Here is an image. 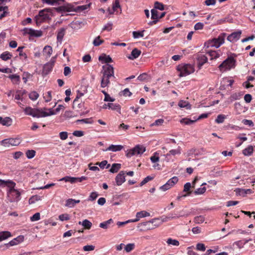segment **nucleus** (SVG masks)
Here are the masks:
<instances>
[{"instance_id": "obj_1", "label": "nucleus", "mask_w": 255, "mask_h": 255, "mask_svg": "<svg viewBox=\"0 0 255 255\" xmlns=\"http://www.w3.org/2000/svg\"><path fill=\"white\" fill-rule=\"evenodd\" d=\"M15 183L11 181L7 187V199L10 202H17L21 199V193L14 189Z\"/></svg>"}, {"instance_id": "obj_2", "label": "nucleus", "mask_w": 255, "mask_h": 255, "mask_svg": "<svg viewBox=\"0 0 255 255\" xmlns=\"http://www.w3.org/2000/svg\"><path fill=\"white\" fill-rule=\"evenodd\" d=\"M49 112H46L42 111L41 109H35L32 108L30 107H28L25 108L24 111L26 115L31 116L34 118H42L46 117L52 115H55V113H54L51 109H48Z\"/></svg>"}, {"instance_id": "obj_3", "label": "nucleus", "mask_w": 255, "mask_h": 255, "mask_svg": "<svg viewBox=\"0 0 255 255\" xmlns=\"http://www.w3.org/2000/svg\"><path fill=\"white\" fill-rule=\"evenodd\" d=\"M51 10L45 8L39 11L38 14L35 16V20L37 25L51 19Z\"/></svg>"}, {"instance_id": "obj_4", "label": "nucleus", "mask_w": 255, "mask_h": 255, "mask_svg": "<svg viewBox=\"0 0 255 255\" xmlns=\"http://www.w3.org/2000/svg\"><path fill=\"white\" fill-rule=\"evenodd\" d=\"M189 215V213H187L186 214H180L179 215H176L175 214V215H173V214H170L169 215L168 217H167L165 219L163 220H161L160 218H154L153 219H151L149 222L152 224V226L154 227V229L156 227H159L164 222H166L167 221V219L171 220V219H177L181 217H187Z\"/></svg>"}, {"instance_id": "obj_5", "label": "nucleus", "mask_w": 255, "mask_h": 255, "mask_svg": "<svg viewBox=\"0 0 255 255\" xmlns=\"http://www.w3.org/2000/svg\"><path fill=\"white\" fill-rule=\"evenodd\" d=\"M225 36L226 33H224L220 34L217 38H213L205 42V46L207 48L214 47L217 48L219 47L224 43Z\"/></svg>"}, {"instance_id": "obj_6", "label": "nucleus", "mask_w": 255, "mask_h": 255, "mask_svg": "<svg viewBox=\"0 0 255 255\" xmlns=\"http://www.w3.org/2000/svg\"><path fill=\"white\" fill-rule=\"evenodd\" d=\"M177 70L180 72L179 74L180 77L186 76L195 71L194 66L189 64L179 65L177 68Z\"/></svg>"}, {"instance_id": "obj_7", "label": "nucleus", "mask_w": 255, "mask_h": 255, "mask_svg": "<svg viewBox=\"0 0 255 255\" xmlns=\"http://www.w3.org/2000/svg\"><path fill=\"white\" fill-rule=\"evenodd\" d=\"M235 59L232 57H230L219 66V68L221 71L230 70L235 66Z\"/></svg>"}, {"instance_id": "obj_8", "label": "nucleus", "mask_w": 255, "mask_h": 255, "mask_svg": "<svg viewBox=\"0 0 255 255\" xmlns=\"http://www.w3.org/2000/svg\"><path fill=\"white\" fill-rule=\"evenodd\" d=\"M21 138L17 137L15 138H6L1 141V144L4 147H9L11 146H17L21 142Z\"/></svg>"}, {"instance_id": "obj_9", "label": "nucleus", "mask_w": 255, "mask_h": 255, "mask_svg": "<svg viewBox=\"0 0 255 255\" xmlns=\"http://www.w3.org/2000/svg\"><path fill=\"white\" fill-rule=\"evenodd\" d=\"M145 151V147L143 145H137L129 150L126 154L128 157L133 155L142 154Z\"/></svg>"}, {"instance_id": "obj_10", "label": "nucleus", "mask_w": 255, "mask_h": 255, "mask_svg": "<svg viewBox=\"0 0 255 255\" xmlns=\"http://www.w3.org/2000/svg\"><path fill=\"white\" fill-rule=\"evenodd\" d=\"M55 62V57H52L49 62L44 65L41 73L42 76H45L51 72Z\"/></svg>"}, {"instance_id": "obj_11", "label": "nucleus", "mask_w": 255, "mask_h": 255, "mask_svg": "<svg viewBox=\"0 0 255 255\" xmlns=\"http://www.w3.org/2000/svg\"><path fill=\"white\" fill-rule=\"evenodd\" d=\"M102 68L103 70L102 72L103 76L115 78L114 68L112 66L109 64H106L103 65Z\"/></svg>"}, {"instance_id": "obj_12", "label": "nucleus", "mask_w": 255, "mask_h": 255, "mask_svg": "<svg viewBox=\"0 0 255 255\" xmlns=\"http://www.w3.org/2000/svg\"><path fill=\"white\" fill-rule=\"evenodd\" d=\"M178 181V178L176 176H174L168 180L165 184L160 186L159 189L162 191H165L173 187Z\"/></svg>"}, {"instance_id": "obj_13", "label": "nucleus", "mask_w": 255, "mask_h": 255, "mask_svg": "<svg viewBox=\"0 0 255 255\" xmlns=\"http://www.w3.org/2000/svg\"><path fill=\"white\" fill-rule=\"evenodd\" d=\"M23 34H28L31 37H40L42 35V32L41 30H36L32 28H24L23 29Z\"/></svg>"}, {"instance_id": "obj_14", "label": "nucleus", "mask_w": 255, "mask_h": 255, "mask_svg": "<svg viewBox=\"0 0 255 255\" xmlns=\"http://www.w3.org/2000/svg\"><path fill=\"white\" fill-rule=\"evenodd\" d=\"M242 34V31L239 30L237 31L234 32L230 34L227 37V40L232 43L236 42L238 41L241 37Z\"/></svg>"}, {"instance_id": "obj_15", "label": "nucleus", "mask_w": 255, "mask_h": 255, "mask_svg": "<svg viewBox=\"0 0 255 255\" xmlns=\"http://www.w3.org/2000/svg\"><path fill=\"white\" fill-rule=\"evenodd\" d=\"M196 59L197 60V65L199 69H200L202 66L207 62L208 58L204 54L199 53L197 55Z\"/></svg>"}, {"instance_id": "obj_16", "label": "nucleus", "mask_w": 255, "mask_h": 255, "mask_svg": "<svg viewBox=\"0 0 255 255\" xmlns=\"http://www.w3.org/2000/svg\"><path fill=\"white\" fill-rule=\"evenodd\" d=\"M126 172L124 171H121L116 176L115 178V181L117 186L121 185L126 181Z\"/></svg>"}, {"instance_id": "obj_17", "label": "nucleus", "mask_w": 255, "mask_h": 255, "mask_svg": "<svg viewBox=\"0 0 255 255\" xmlns=\"http://www.w3.org/2000/svg\"><path fill=\"white\" fill-rule=\"evenodd\" d=\"M102 108L106 109L107 108L111 109L112 110L117 111L119 113L121 114V106L119 104H114L113 103L104 104L102 106Z\"/></svg>"}, {"instance_id": "obj_18", "label": "nucleus", "mask_w": 255, "mask_h": 255, "mask_svg": "<svg viewBox=\"0 0 255 255\" xmlns=\"http://www.w3.org/2000/svg\"><path fill=\"white\" fill-rule=\"evenodd\" d=\"M235 192L237 195L242 196L243 197L246 196L247 194H251L254 192L251 189H243V188H236Z\"/></svg>"}, {"instance_id": "obj_19", "label": "nucleus", "mask_w": 255, "mask_h": 255, "mask_svg": "<svg viewBox=\"0 0 255 255\" xmlns=\"http://www.w3.org/2000/svg\"><path fill=\"white\" fill-rule=\"evenodd\" d=\"M24 240V237L23 236H19L16 238L13 239L12 240L10 241L8 243L6 244L5 246L7 248H9L11 246H13L18 245L20 243L23 242Z\"/></svg>"}, {"instance_id": "obj_20", "label": "nucleus", "mask_w": 255, "mask_h": 255, "mask_svg": "<svg viewBox=\"0 0 255 255\" xmlns=\"http://www.w3.org/2000/svg\"><path fill=\"white\" fill-rule=\"evenodd\" d=\"M138 228L141 227L140 229V231L150 230L154 229V227H152L149 221L143 222L138 224Z\"/></svg>"}, {"instance_id": "obj_21", "label": "nucleus", "mask_w": 255, "mask_h": 255, "mask_svg": "<svg viewBox=\"0 0 255 255\" xmlns=\"http://www.w3.org/2000/svg\"><path fill=\"white\" fill-rule=\"evenodd\" d=\"M150 216V213L145 211H141L140 212H137L136 214V218L132 220L133 222H136L138 221L140 218L149 217Z\"/></svg>"}, {"instance_id": "obj_22", "label": "nucleus", "mask_w": 255, "mask_h": 255, "mask_svg": "<svg viewBox=\"0 0 255 255\" xmlns=\"http://www.w3.org/2000/svg\"><path fill=\"white\" fill-rule=\"evenodd\" d=\"M12 123V119L8 117H6L4 118H2V117H0V124L2 126L9 127L11 125Z\"/></svg>"}, {"instance_id": "obj_23", "label": "nucleus", "mask_w": 255, "mask_h": 255, "mask_svg": "<svg viewBox=\"0 0 255 255\" xmlns=\"http://www.w3.org/2000/svg\"><path fill=\"white\" fill-rule=\"evenodd\" d=\"M99 60L102 63H109L113 62L112 58L109 55L103 54L99 57Z\"/></svg>"}, {"instance_id": "obj_24", "label": "nucleus", "mask_w": 255, "mask_h": 255, "mask_svg": "<svg viewBox=\"0 0 255 255\" xmlns=\"http://www.w3.org/2000/svg\"><path fill=\"white\" fill-rule=\"evenodd\" d=\"M124 148V146L121 145H114L111 144L106 150V151H112L116 152L121 150Z\"/></svg>"}, {"instance_id": "obj_25", "label": "nucleus", "mask_w": 255, "mask_h": 255, "mask_svg": "<svg viewBox=\"0 0 255 255\" xmlns=\"http://www.w3.org/2000/svg\"><path fill=\"white\" fill-rule=\"evenodd\" d=\"M141 54V51L137 48H134L131 52L130 55L128 56V58L131 60H133L137 58Z\"/></svg>"}, {"instance_id": "obj_26", "label": "nucleus", "mask_w": 255, "mask_h": 255, "mask_svg": "<svg viewBox=\"0 0 255 255\" xmlns=\"http://www.w3.org/2000/svg\"><path fill=\"white\" fill-rule=\"evenodd\" d=\"M66 29L65 28H61L57 32V39L58 42H61L65 34Z\"/></svg>"}, {"instance_id": "obj_27", "label": "nucleus", "mask_w": 255, "mask_h": 255, "mask_svg": "<svg viewBox=\"0 0 255 255\" xmlns=\"http://www.w3.org/2000/svg\"><path fill=\"white\" fill-rule=\"evenodd\" d=\"M114 223V221L112 219H110L106 221L101 223L99 227L104 229H107L111 224Z\"/></svg>"}, {"instance_id": "obj_28", "label": "nucleus", "mask_w": 255, "mask_h": 255, "mask_svg": "<svg viewBox=\"0 0 255 255\" xmlns=\"http://www.w3.org/2000/svg\"><path fill=\"white\" fill-rule=\"evenodd\" d=\"M43 55L47 57H49L52 53V48L50 46H45L43 50Z\"/></svg>"}, {"instance_id": "obj_29", "label": "nucleus", "mask_w": 255, "mask_h": 255, "mask_svg": "<svg viewBox=\"0 0 255 255\" xmlns=\"http://www.w3.org/2000/svg\"><path fill=\"white\" fill-rule=\"evenodd\" d=\"M178 106L179 107L183 108H185L187 110L191 109V105L188 101L183 100H180L178 103Z\"/></svg>"}, {"instance_id": "obj_30", "label": "nucleus", "mask_w": 255, "mask_h": 255, "mask_svg": "<svg viewBox=\"0 0 255 255\" xmlns=\"http://www.w3.org/2000/svg\"><path fill=\"white\" fill-rule=\"evenodd\" d=\"M110 77H107L105 76L102 77V79L101 81V87L102 88H105L108 86L110 84Z\"/></svg>"}, {"instance_id": "obj_31", "label": "nucleus", "mask_w": 255, "mask_h": 255, "mask_svg": "<svg viewBox=\"0 0 255 255\" xmlns=\"http://www.w3.org/2000/svg\"><path fill=\"white\" fill-rule=\"evenodd\" d=\"M78 224L79 225H82L86 229L88 230L90 229L92 226V223L87 219H85L82 222L79 221Z\"/></svg>"}, {"instance_id": "obj_32", "label": "nucleus", "mask_w": 255, "mask_h": 255, "mask_svg": "<svg viewBox=\"0 0 255 255\" xmlns=\"http://www.w3.org/2000/svg\"><path fill=\"white\" fill-rule=\"evenodd\" d=\"M166 243L168 246H179L180 244L178 240L173 239L171 238L167 239Z\"/></svg>"}, {"instance_id": "obj_33", "label": "nucleus", "mask_w": 255, "mask_h": 255, "mask_svg": "<svg viewBox=\"0 0 255 255\" xmlns=\"http://www.w3.org/2000/svg\"><path fill=\"white\" fill-rule=\"evenodd\" d=\"M253 146L252 145H249L243 150V153L245 156H250L253 153Z\"/></svg>"}, {"instance_id": "obj_34", "label": "nucleus", "mask_w": 255, "mask_h": 255, "mask_svg": "<svg viewBox=\"0 0 255 255\" xmlns=\"http://www.w3.org/2000/svg\"><path fill=\"white\" fill-rule=\"evenodd\" d=\"M11 57L12 54L8 51H5L0 55V58L4 61H7L8 59H10Z\"/></svg>"}, {"instance_id": "obj_35", "label": "nucleus", "mask_w": 255, "mask_h": 255, "mask_svg": "<svg viewBox=\"0 0 255 255\" xmlns=\"http://www.w3.org/2000/svg\"><path fill=\"white\" fill-rule=\"evenodd\" d=\"M121 168V164L120 163H114L112 164L110 172L111 173H116Z\"/></svg>"}, {"instance_id": "obj_36", "label": "nucleus", "mask_w": 255, "mask_h": 255, "mask_svg": "<svg viewBox=\"0 0 255 255\" xmlns=\"http://www.w3.org/2000/svg\"><path fill=\"white\" fill-rule=\"evenodd\" d=\"M8 78L10 79L14 84H18L20 82V77L16 74L10 75Z\"/></svg>"}, {"instance_id": "obj_37", "label": "nucleus", "mask_w": 255, "mask_h": 255, "mask_svg": "<svg viewBox=\"0 0 255 255\" xmlns=\"http://www.w3.org/2000/svg\"><path fill=\"white\" fill-rule=\"evenodd\" d=\"M11 236V233L8 231L0 232V242L4 240Z\"/></svg>"}, {"instance_id": "obj_38", "label": "nucleus", "mask_w": 255, "mask_h": 255, "mask_svg": "<svg viewBox=\"0 0 255 255\" xmlns=\"http://www.w3.org/2000/svg\"><path fill=\"white\" fill-rule=\"evenodd\" d=\"M60 181H64L65 182H69L71 183H74L76 182V177L67 176L60 179Z\"/></svg>"}, {"instance_id": "obj_39", "label": "nucleus", "mask_w": 255, "mask_h": 255, "mask_svg": "<svg viewBox=\"0 0 255 255\" xmlns=\"http://www.w3.org/2000/svg\"><path fill=\"white\" fill-rule=\"evenodd\" d=\"M207 53L211 57V59H216L220 56V55L216 51L210 50Z\"/></svg>"}, {"instance_id": "obj_40", "label": "nucleus", "mask_w": 255, "mask_h": 255, "mask_svg": "<svg viewBox=\"0 0 255 255\" xmlns=\"http://www.w3.org/2000/svg\"><path fill=\"white\" fill-rule=\"evenodd\" d=\"M197 120L196 119L195 120H191L189 119L184 118L181 120L180 123L186 125H189L194 123Z\"/></svg>"}, {"instance_id": "obj_41", "label": "nucleus", "mask_w": 255, "mask_h": 255, "mask_svg": "<svg viewBox=\"0 0 255 255\" xmlns=\"http://www.w3.org/2000/svg\"><path fill=\"white\" fill-rule=\"evenodd\" d=\"M96 164L98 165L102 169H104L106 165L107 166L106 167V168L107 169L109 168L110 166V164H108V161L107 160H103L101 162H97Z\"/></svg>"}, {"instance_id": "obj_42", "label": "nucleus", "mask_w": 255, "mask_h": 255, "mask_svg": "<svg viewBox=\"0 0 255 255\" xmlns=\"http://www.w3.org/2000/svg\"><path fill=\"white\" fill-rule=\"evenodd\" d=\"M226 118V116L225 115L222 114L219 115L215 120V122L217 124L223 123Z\"/></svg>"}, {"instance_id": "obj_43", "label": "nucleus", "mask_w": 255, "mask_h": 255, "mask_svg": "<svg viewBox=\"0 0 255 255\" xmlns=\"http://www.w3.org/2000/svg\"><path fill=\"white\" fill-rule=\"evenodd\" d=\"M102 93L105 95L104 101L114 102L115 99L110 97V96L104 90L102 91Z\"/></svg>"}, {"instance_id": "obj_44", "label": "nucleus", "mask_w": 255, "mask_h": 255, "mask_svg": "<svg viewBox=\"0 0 255 255\" xmlns=\"http://www.w3.org/2000/svg\"><path fill=\"white\" fill-rule=\"evenodd\" d=\"M103 40L100 39V36L96 37L93 42V44L95 46H98L104 42Z\"/></svg>"}, {"instance_id": "obj_45", "label": "nucleus", "mask_w": 255, "mask_h": 255, "mask_svg": "<svg viewBox=\"0 0 255 255\" xmlns=\"http://www.w3.org/2000/svg\"><path fill=\"white\" fill-rule=\"evenodd\" d=\"M24 48L23 46L19 47L17 49V51L19 52V55L22 58H23L24 59H26L27 57L26 54V53L23 52L22 49Z\"/></svg>"}, {"instance_id": "obj_46", "label": "nucleus", "mask_w": 255, "mask_h": 255, "mask_svg": "<svg viewBox=\"0 0 255 255\" xmlns=\"http://www.w3.org/2000/svg\"><path fill=\"white\" fill-rule=\"evenodd\" d=\"M39 97V94L36 91H32L29 94V98L32 101H35Z\"/></svg>"}, {"instance_id": "obj_47", "label": "nucleus", "mask_w": 255, "mask_h": 255, "mask_svg": "<svg viewBox=\"0 0 255 255\" xmlns=\"http://www.w3.org/2000/svg\"><path fill=\"white\" fill-rule=\"evenodd\" d=\"M36 152L34 150H28L25 153L26 156L28 159H31L35 155Z\"/></svg>"}, {"instance_id": "obj_48", "label": "nucleus", "mask_w": 255, "mask_h": 255, "mask_svg": "<svg viewBox=\"0 0 255 255\" xmlns=\"http://www.w3.org/2000/svg\"><path fill=\"white\" fill-rule=\"evenodd\" d=\"M75 206L74 199L70 198L66 201L65 206L68 208H73Z\"/></svg>"}, {"instance_id": "obj_49", "label": "nucleus", "mask_w": 255, "mask_h": 255, "mask_svg": "<svg viewBox=\"0 0 255 255\" xmlns=\"http://www.w3.org/2000/svg\"><path fill=\"white\" fill-rule=\"evenodd\" d=\"M135 248V245L134 243H130L127 245L125 247V250L127 253H129L132 251Z\"/></svg>"}, {"instance_id": "obj_50", "label": "nucleus", "mask_w": 255, "mask_h": 255, "mask_svg": "<svg viewBox=\"0 0 255 255\" xmlns=\"http://www.w3.org/2000/svg\"><path fill=\"white\" fill-rule=\"evenodd\" d=\"M205 221V218L203 216H196L194 219V222L196 224H201Z\"/></svg>"}, {"instance_id": "obj_51", "label": "nucleus", "mask_w": 255, "mask_h": 255, "mask_svg": "<svg viewBox=\"0 0 255 255\" xmlns=\"http://www.w3.org/2000/svg\"><path fill=\"white\" fill-rule=\"evenodd\" d=\"M43 98L46 102H50L52 99L51 91H48L43 94Z\"/></svg>"}, {"instance_id": "obj_52", "label": "nucleus", "mask_w": 255, "mask_h": 255, "mask_svg": "<svg viewBox=\"0 0 255 255\" xmlns=\"http://www.w3.org/2000/svg\"><path fill=\"white\" fill-rule=\"evenodd\" d=\"M206 191V188L205 187H200L194 191V193L195 195H201L204 193Z\"/></svg>"}, {"instance_id": "obj_53", "label": "nucleus", "mask_w": 255, "mask_h": 255, "mask_svg": "<svg viewBox=\"0 0 255 255\" xmlns=\"http://www.w3.org/2000/svg\"><path fill=\"white\" fill-rule=\"evenodd\" d=\"M144 30L141 31H133L132 35L134 38H138L143 36V32Z\"/></svg>"}, {"instance_id": "obj_54", "label": "nucleus", "mask_w": 255, "mask_h": 255, "mask_svg": "<svg viewBox=\"0 0 255 255\" xmlns=\"http://www.w3.org/2000/svg\"><path fill=\"white\" fill-rule=\"evenodd\" d=\"M249 241H251V240H246L245 242H243L242 241H238L235 243V244L238 246L240 249L242 248L244 246L248 243Z\"/></svg>"}, {"instance_id": "obj_55", "label": "nucleus", "mask_w": 255, "mask_h": 255, "mask_svg": "<svg viewBox=\"0 0 255 255\" xmlns=\"http://www.w3.org/2000/svg\"><path fill=\"white\" fill-rule=\"evenodd\" d=\"M59 219L61 221H67L70 219V216L68 214H63L58 217Z\"/></svg>"}, {"instance_id": "obj_56", "label": "nucleus", "mask_w": 255, "mask_h": 255, "mask_svg": "<svg viewBox=\"0 0 255 255\" xmlns=\"http://www.w3.org/2000/svg\"><path fill=\"white\" fill-rule=\"evenodd\" d=\"M40 219V215L39 213H36L32 216L30 217V220L32 222L37 221Z\"/></svg>"}, {"instance_id": "obj_57", "label": "nucleus", "mask_w": 255, "mask_h": 255, "mask_svg": "<svg viewBox=\"0 0 255 255\" xmlns=\"http://www.w3.org/2000/svg\"><path fill=\"white\" fill-rule=\"evenodd\" d=\"M154 8L155 9H159L161 10H164V5L162 3H161L158 1L155 2Z\"/></svg>"}, {"instance_id": "obj_58", "label": "nucleus", "mask_w": 255, "mask_h": 255, "mask_svg": "<svg viewBox=\"0 0 255 255\" xmlns=\"http://www.w3.org/2000/svg\"><path fill=\"white\" fill-rule=\"evenodd\" d=\"M98 196V194L97 192H93L90 194V195L88 199V201H94L97 198Z\"/></svg>"}, {"instance_id": "obj_59", "label": "nucleus", "mask_w": 255, "mask_h": 255, "mask_svg": "<svg viewBox=\"0 0 255 255\" xmlns=\"http://www.w3.org/2000/svg\"><path fill=\"white\" fill-rule=\"evenodd\" d=\"M153 179V177H151L150 176H148L146 177L140 183V186H142L146 183H147L148 181L152 180Z\"/></svg>"}, {"instance_id": "obj_60", "label": "nucleus", "mask_w": 255, "mask_h": 255, "mask_svg": "<svg viewBox=\"0 0 255 255\" xmlns=\"http://www.w3.org/2000/svg\"><path fill=\"white\" fill-rule=\"evenodd\" d=\"M180 154V151L179 149H171L169 151V153H167L166 156L168 157L170 155H175L176 154Z\"/></svg>"}, {"instance_id": "obj_61", "label": "nucleus", "mask_w": 255, "mask_h": 255, "mask_svg": "<svg viewBox=\"0 0 255 255\" xmlns=\"http://www.w3.org/2000/svg\"><path fill=\"white\" fill-rule=\"evenodd\" d=\"M151 19L157 20V19L159 18L158 16V11L154 9H152L151 10Z\"/></svg>"}, {"instance_id": "obj_62", "label": "nucleus", "mask_w": 255, "mask_h": 255, "mask_svg": "<svg viewBox=\"0 0 255 255\" xmlns=\"http://www.w3.org/2000/svg\"><path fill=\"white\" fill-rule=\"evenodd\" d=\"M83 95H84V94L83 93L80 92L79 91H78L76 97L75 98V99H74V100L73 101V104H77V102L78 101V100L81 97H82Z\"/></svg>"}, {"instance_id": "obj_63", "label": "nucleus", "mask_w": 255, "mask_h": 255, "mask_svg": "<svg viewBox=\"0 0 255 255\" xmlns=\"http://www.w3.org/2000/svg\"><path fill=\"white\" fill-rule=\"evenodd\" d=\"M164 123V120L163 119H160L156 120L153 123L151 124V126H161L163 123Z\"/></svg>"}, {"instance_id": "obj_64", "label": "nucleus", "mask_w": 255, "mask_h": 255, "mask_svg": "<svg viewBox=\"0 0 255 255\" xmlns=\"http://www.w3.org/2000/svg\"><path fill=\"white\" fill-rule=\"evenodd\" d=\"M150 160L152 163H155L159 160V157L157 153H155L154 155L150 157Z\"/></svg>"}]
</instances>
